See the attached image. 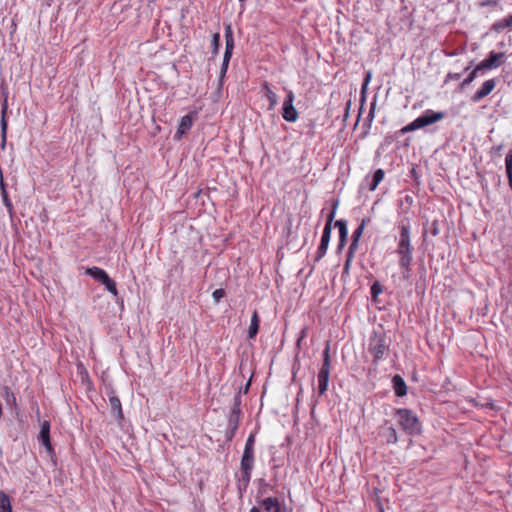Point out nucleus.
Returning <instances> with one entry per match:
<instances>
[{
    "mask_svg": "<svg viewBox=\"0 0 512 512\" xmlns=\"http://www.w3.org/2000/svg\"><path fill=\"white\" fill-rule=\"evenodd\" d=\"M395 394L399 397L405 396L407 393V386L403 378L395 375L392 379Z\"/></svg>",
    "mask_w": 512,
    "mask_h": 512,
    "instance_id": "dca6fc26",
    "label": "nucleus"
},
{
    "mask_svg": "<svg viewBox=\"0 0 512 512\" xmlns=\"http://www.w3.org/2000/svg\"><path fill=\"white\" fill-rule=\"evenodd\" d=\"M249 512H260V510L257 507H253Z\"/></svg>",
    "mask_w": 512,
    "mask_h": 512,
    "instance_id": "a18cd8bd",
    "label": "nucleus"
},
{
    "mask_svg": "<svg viewBox=\"0 0 512 512\" xmlns=\"http://www.w3.org/2000/svg\"><path fill=\"white\" fill-rule=\"evenodd\" d=\"M262 506L267 512H275L281 505L277 498L267 497L262 500Z\"/></svg>",
    "mask_w": 512,
    "mask_h": 512,
    "instance_id": "aec40b11",
    "label": "nucleus"
},
{
    "mask_svg": "<svg viewBox=\"0 0 512 512\" xmlns=\"http://www.w3.org/2000/svg\"><path fill=\"white\" fill-rule=\"evenodd\" d=\"M506 173L508 177V183L512 190V149H510L505 157Z\"/></svg>",
    "mask_w": 512,
    "mask_h": 512,
    "instance_id": "4be33fe9",
    "label": "nucleus"
},
{
    "mask_svg": "<svg viewBox=\"0 0 512 512\" xmlns=\"http://www.w3.org/2000/svg\"><path fill=\"white\" fill-rule=\"evenodd\" d=\"M396 252L399 255V265L403 270V277L408 278L410 265L413 260V247L411 245L410 229L408 225H402L400 227V236Z\"/></svg>",
    "mask_w": 512,
    "mask_h": 512,
    "instance_id": "f257e3e1",
    "label": "nucleus"
},
{
    "mask_svg": "<svg viewBox=\"0 0 512 512\" xmlns=\"http://www.w3.org/2000/svg\"><path fill=\"white\" fill-rule=\"evenodd\" d=\"M38 442L44 448H52L50 442V423L49 421H43L40 425V431L38 434Z\"/></svg>",
    "mask_w": 512,
    "mask_h": 512,
    "instance_id": "9d476101",
    "label": "nucleus"
},
{
    "mask_svg": "<svg viewBox=\"0 0 512 512\" xmlns=\"http://www.w3.org/2000/svg\"><path fill=\"white\" fill-rule=\"evenodd\" d=\"M86 274H88L94 280L100 282L101 284L106 282L107 279L109 278L108 274L103 269L98 267L87 268Z\"/></svg>",
    "mask_w": 512,
    "mask_h": 512,
    "instance_id": "2eb2a0df",
    "label": "nucleus"
},
{
    "mask_svg": "<svg viewBox=\"0 0 512 512\" xmlns=\"http://www.w3.org/2000/svg\"><path fill=\"white\" fill-rule=\"evenodd\" d=\"M105 285L106 289L111 292L113 295H117V288L116 283L114 280H112L110 277L107 279L106 282L103 283Z\"/></svg>",
    "mask_w": 512,
    "mask_h": 512,
    "instance_id": "cd10ccee",
    "label": "nucleus"
},
{
    "mask_svg": "<svg viewBox=\"0 0 512 512\" xmlns=\"http://www.w3.org/2000/svg\"><path fill=\"white\" fill-rule=\"evenodd\" d=\"M371 80V72H367L366 76H365V79H364V83L362 85V91H364L368 85V83L370 82Z\"/></svg>",
    "mask_w": 512,
    "mask_h": 512,
    "instance_id": "4c0bfd02",
    "label": "nucleus"
},
{
    "mask_svg": "<svg viewBox=\"0 0 512 512\" xmlns=\"http://www.w3.org/2000/svg\"><path fill=\"white\" fill-rule=\"evenodd\" d=\"M0 512H12L10 499L2 491H0Z\"/></svg>",
    "mask_w": 512,
    "mask_h": 512,
    "instance_id": "5701e85b",
    "label": "nucleus"
},
{
    "mask_svg": "<svg viewBox=\"0 0 512 512\" xmlns=\"http://www.w3.org/2000/svg\"><path fill=\"white\" fill-rule=\"evenodd\" d=\"M253 443H254V438L252 435H250L246 441L245 448H251Z\"/></svg>",
    "mask_w": 512,
    "mask_h": 512,
    "instance_id": "ea45409f",
    "label": "nucleus"
},
{
    "mask_svg": "<svg viewBox=\"0 0 512 512\" xmlns=\"http://www.w3.org/2000/svg\"><path fill=\"white\" fill-rule=\"evenodd\" d=\"M192 124L193 121L191 115L183 116L175 134V138L178 140L181 139V137L192 127Z\"/></svg>",
    "mask_w": 512,
    "mask_h": 512,
    "instance_id": "ddd939ff",
    "label": "nucleus"
},
{
    "mask_svg": "<svg viewBox=\"0 0 512 512\" xmlns=\"http://www.w3.org/2000/svg\"><path fill=\"white\" fill-rule=\"evenodd\" d=\"M213 299L216 303H218L224 296H225V291L223 289H216L213 294Z\"/></svg>",
    "mask_w": 512,
    "mask_h": 512,
    "instance_id": "72a5a7b5",
    "label": "nucleus"
},
{
    "mask_svg": "<svg viewBox=\"0 0 512 512\" xmlns=\"http://www.w3.org/2000/svg\"><path fill=\"white\" fill-rule=\"evenodd\" d=\"M331 232H332V228L329 225H325V227L323 229L320 245H319L317 253H316V258H315L316 261H319L326 254V251L329 246L330 238H331Z\"/></svg>",
    "mask_w": 512,
    "mask_h": 512,
    "instance_id": "0eeeda50",
    "label": "nucleus"
},
{
    "mask_svg": "<svg viewBox=\"0 0 512 512\" xmlns=\"http://www.w3.org/2000/svg\"><path fill=\"white\" fill-rule=\"evenodd\" d=\"M225 44L224 56L231 57L234 49V38H225Z\"/></svg>",
    "mask_w": 512,
    "mask_h": 512,
    "instance_id": "bb28decb",
    "label": "nucleus"
},
{
    "mask_svg": "<svg viewBox=\"0 0 512 512\" xmlns=\"http://www.w3.org/2000/svg\"><path fill=\"white\" fill-rule=\"evenodd\" d=\"M397 422L409 433H414L419 430L418 419L408 409H398L396 412Z\"/></svg>",
    "mask_w": 512,
    "mask_h": 512,
    "instance_id": "20e7f679",
    "label": "nucleus"
},
{
    "mask_svg": "<svg viewBox=\"0 0 512 512\" xmlns=\"http://www.w3.org/2000/svg\"><path fill=\"white\" fill-rule=\"evenodd\" d=\"M387 432L389 434L388 435V437H389L388 442L389 443H395V441H396V432H395V430L390 427V428L387 429Z\"/></svg>",
    "mask_w": 512,
    "mask_h": 512,
    "instance_id": "c9c22d12",
    "label": "nucleus"
},
{
    "mask_svg": "<svg viewBox=\"0 0 512 512\" xmlns=\"http://www.w3.org/2000/svg\"><path fill=\"white\" fill-rule=\"evenodd\" d=\"M259 329V318L256 311H254L252 317H251V323L248 330V337L254 338L257 335Z\"/></svg>",
    "mask_w": 512,
    "mask_h": 512,
    "instance_id": "412c9836",
    "label": "nucleus"
},
{
    "mask_svg": "<svg viewBox=\"0 0 512 512\" xmlns=\"http://www.w3.org/2000/svg\"><path fill=\"white\" fill-rule=\"evenodd\" d=\"M211 47H212V55L213 56L217 55L219 52V47H220V34L219 33L213 34L212 41H211Z\"/></svg>",
    "mask_w": 512,
    "mask_h": 512,
    "instance_id": "393cba45",
    "label": "nucleus"
},
{
    "mask_svg": "<svg viewBox=\"0 0 512 512\" xmlns=\"http://www.w3.org/2000/svg\"><path fill=\"white\" fill-rule=\"evenodd\" d=\"M294 93L289 91L283 102L282 116L287 122H295L298 119V112L293 105Z\"/></svg>",
    "mask_w": 512,
    "mask_h": 512,
    "instance_id": "423d86ee",
    "label": "nucleus"
},
{
    "mask_svg": "<svg viewBox=\"0 0 512 512\" xmlns=\"http://www.w3.org/2000/svg\"><path fill=\"white\" fill-rule=\"evenodd\" d=\"M496 86V80L495 79H489L486 80L481 88L473 95L472 100L474 102H478L484 97L488 96L495 88Z\"/></svg>",
    "mask_w": 512,
    "mask_h": 512,
    "instance_id": "1a4fd4ad",
    "label": "nucleus"
},
{
    "mask_svg": "<svg viewBox=\"0 0 512 512\" xmlns=\"http://www.w3.org/2000/svg\"><path fill=\"white\" fill-rule=\"evenodd\" d=\"M353 255H354V252H351V250L348 249L347 259L345 261L344 268H343V275H347L349 273Z\"/></svg>",
    "mask_w": 512,
    "mask_h": 512,
    "instance_id": "c85d7f7f",
    "label": "nucleus"
},
{
    "mask_svg": "<svg viewBox=\"0 0 512 512\" xmlns=\"http://www.w3.org/2000/svg\"><path fill=\"white\" fill-rule=\"evenodd\" d=\"M263 89L265 91V96L267 98V100L269 101V107L268 109L269 110H273L275 108V106L277 105L278 103V97L277 95L270 89V87L268 86L267 83H265L263 85Z\"/></svg>",
    "mask_w": 512,
    "mask_h": 512,
    "instance_id": "6ab92c4d",
    "label": "nucleus"
},
{
    "mask_svg": "<svg viewBox=\"0 0 512 512\" xmlns=\"http://www.w3.org/2000/svg\"><path fill=\"white\" fill-rule=\"evenodd\" d=\"M48 453H49V456L52 460H54V457H55V450H52V449H49L47 450Z\"/></svg>",
    "mask_w": 512,
    "mask_h": 512,
    "instance_id": "37998d69",
    "label": "nucleus"
},
{
    "mask_svg": "<svg viewBox=\"0 0 512 512\" xmlns=\"http://www.w3.org/2000/svg\"><path fill=\"white\" fill-rule=\"evenodd\" d=\"M225 38H233V32L230 25L225 27Z\"/></svg>",
    "mask_w": 512,
    "mask_h": 512,
    "instance_id": "58836bf2",
    "label": "nucleus"
},
{
    "mask_svg": "<svg viewBox=\"0 0 512 512\" xmlns=\"http://www.w3.org/2000/svg\"><path fill=\"white\" fill-rule=\"evenodd\" d=\"M109 405H110L111 413L118 420H121L123 418V412H122V407H121L120 399L117 396H115V395H111L109 397Z\"/></svg>",
    "mask_w": 512,
    "mask_h": 512,
    "instance_id": "4468645a",
    "label": "nucleus"
},
{
    "mask_svg": "<svg viewBox=\"0 0 512 512\" xmlns=\"http://www.w3.org/2000/svg\"><path fill=\"white\" fill-rule=\"evenodd\" d=\"M3 200H4L5 205H6V206L8 207V209L10 210V209H11V203H10V201H9V199H8V197H7V195H6V194H4V196H3Z\"/></svg>",
    "mask_w": 512,
    "mask_h": 512,
    "instance_id": "a19ab883",
    "label": "nucleus"
},
{
    "mask_svg": "<svg viewBox=\"0 0 512 512\" xmlns=\"http://www.w3.org/2000/svg\"><path fill=\"white\" fill-rule=\"evenodd\" d=\"M254 464L253 450H244L241 459L242 481L247 485L250 481L251 471Z\"/></svg>",
    "mask_w": 512,
    "mask_h": 512,
    "instance_id": "39448f33",
    "label": "nucleus"
},
{
    "mask_svg": "<svg viewBox=\"0 0 512 512\" xmlns=\"http://www.w3.org/2000/svg\"><path fill=\"white\" fill-rule=\"evenodd\" d=\"M383 178H384V171L382 169H377L373 174V179H372L369 189L371 191H374L377 188L378 184L383 180Z\"/></svg>",
    "mask_w": 512,
    "mask_h": 512,
    "instance_id": "b1692460",
    "label": "nucleus"
},
{
    "mask_svg": "<svg viewBox=\"0 0 512 512\" xmlns=\"http://www.w3.org/2000/svg\"><path fill=\"white\" fill-rule=\"evenodd\" d=\"M1 128H2V132L5 133L6 128H7V123H6L5 119H4V116L2 117Z\"/></svg>",
    "mask_w": 512,
    "mask_h": 512,
    "instance_id": "79ce46f5",
    "label": "nucleus"
},
{
    "mask_svg": "<svg viewBox=\"0 0 512 512\" xmlns=\"http://www.w3.org/2000/svg\"><path fill=\"white\" fill-rule=\"evenodd\" d=\"M147 1H148L149 3H152V2H154L155 0H147Z\"/></svg>",
    "mask_w": 512,
    "mask_h": 512,
    "instance_id": "49530a36",
    "label": "nucleus"
},
{
    "mask_svg": "<svg viewBox=\"0 0 512 512\" xmlns=\"http://www.w3.org/2000/svg\"><path fill=\"white\" fill-rule=\"evenodd\" d=\"M330 369L320 368L318 373V392L319 395L326 393L329 384Z\"/></svg>",
    "mask_w": 512,
    "mask_h": 512,
    "instance_id": "9b49d317",
    "label": "nucleus"
},
{
    "mask_svg": "<svg viewBox=\"0 0 512 512\" xmlns=\"http://www.w3.org/2000/svg\"><path fill=\"white\" fill-rule=\"evenodd\" d=\"M433 225H434V227H433V230H432V234H433L434 236H436V235L438 234V228H437V226H436V223H435V222L433 223Z\"/></svg>",
    "mask_w": 512,
    "mask_h": 512,
    "instance_id": "c03bdc74",
    "label": "nucleus"
},
{
    "mask_svg": "<svg viewBox=\"0 0 512 512\" xmlns=\"http://www.w3.org/2000/svg\"><path fill=\"white\" fill-rule=\"evenodd\" d=\"M334 217H335V211H334V210H332V211L329 213L328 217H327V222H326V224H325V225H329V226L332 228V222H333V220H334Z\"/></svg>",
    "mask_w": 512,
    "mask_h": 512,
    "instance_id": "e433bc0d",
    "label": "nucleus"
},
{
    "mask_svg": "<svg viewBox=\"0 0 512 512\" xmlns=\"http://www.w3.org/2000/svg\"><path fill=\"white\" fill-rule=\"evenodd\" d=\"M479 71H481V69H478L477 65L475 69L469 74V76L462 82V86L470 84L477 77V73Z\"/></svg>",
    "mask_w": 512,
    "mask_h": 512,
    "instance_id": "2f4dec72",
    "label": "nucleus"
},
{
    "mask_svg": "<svg viewBox=\"0 0 512 512\" xmlns=\"http://www.w3.org/2000/svg\"><path fill=\"white\" fill-rule=\"evenodd\" d=\"M331 360H330V346L327 343L324 351H323V364L321 368L330 369Z\"/></svg>",
    "mask_w": 512,
    "mask_h": 512,
    "instance_id": "a878e982",
    "label": "nucleus"
},
{
    "mask_svg": "<svg viewBox=\"0 0 512 512\" xmlns=\"http://www.w3.org/2000/svg\"><path fill=\"white\" fill-rule=\"evenodd\" d=\"M506 27H512V14L508 18L495 24L496 29H504Z\"/></svg>",
    "mask_w": 512,
    "mask_h": 512,
    "instance_id": "c756f323",
    "label": "nucleus"
},
{
    "mask_svg": "<svg viewBox=\"0 0 512 512\" xmlns=\"http://www.w3.org/2000/svg\"><path fill=\"white\" fill-rule=\"evenodd\" d=\"M503 57L504 53L490 52L488 58L478 64V69L483 70L497 68L500 65Z\"/></svg>",
    "mask_w": 512,
    "mask_h": 512,
    "instance_id": "6e6552de",
    "label": "nucleus"
},
{
    "mask_svg": "<svg viewBox=\"0 0 512 512\" xmlns=\"http://www.w3.org/2000/svg\"><path fill=\"white\" fill-rule=\"evenodd\" d=\"M387 349L386 338L381 333L374 332L369 340V352L373 355L375 363L384 358Z\"/></svg>",
    "mask_w": 512,
    "mask_h": 512,
    "instance_id": "7ed1b4c3",
    "label": "nucleus"
},
{
    "mask_svg": "<svg viewBox=\"0 0 512 512\" xmlns=\"http://www.w3.org/2000/svg\"><path fill=\"white\" fill-rule=\"evenodd\" d=\"M365 224H366V220L363 219L362 223L359 225V227L353 232L352 242L349 246V250H351V252L356 251L357 246H358V241H359L360 237L362 236Z\"/></svg>",
    "mask_w": 512,
    "mask_h": 512,
    "instance_id": "f3484780",
    "label": "nucleus"
},
{
    "mask_svg": "<svg viewBox=\"0 0 512 512\" xmlns=\"http://www.w3.org/2000/svg\"><path fill=\"white\" fill-rule=\"evenodd\" d=\"M239 416H240L239 403H235V405L230 413V417H229V428L231 429L232 433L238 427Z\"/></svg>",
    "mask_w": 512,
    "mask_h": 512,
    "instance_id": "a211bd4d",
    "label": "nucleus"
},
{
    "mask_svg": "<svg viewBox=\"0 0 512 512\" xmlns=\"http://www.w3.org/2000/svg\"><path fill=\"white\" fill-rule=\"evenodd\" d=\"M335 226L338 227L339 230V244L338 249L342 250L345 246L348 238V229L347 222L345 220H337L335 222Z\"/></svg>",
    "mask_w": 512,
    "mask_h": 512,
    "instance_id": "f8f14e48",
    "label": "nucleus"
},
{
    "mask_svg": "<svg viewBox=\"0 0 512 512\" xmlns=\"http://www.w3.org/2000/svg\"><path fill=\"white\" fill-rule=\"evenodd\" d=\"M445 114L443 112H435L433 110L425 111L421 116L416 118L414 121L404 126L400 132L402 134L415 131L417 129L432 125L438 121H441L444 118Z\"/></svg>",
    "mask_w": 512,
    "mask_h": 512,
    "instance_id": "f03ea898",
    "label": "nucleus"
},
{
    "mask_svg": "<svg viewBox=\"0 0 512 512\" xmlns=\"http://www.w3.org/2000/svg\"><path fill=\"white\" fill-rule=\"evenodd\" d=\"M5 398L7 403L10 404H16V398L14 394L10 391L8 387L5 388Z\"/></svg>",
    "mask_w": 512,
    "mask_h": 512,
    "instance_id": "473e14b6",
    "label": "nucleus"
},
{
    "mask_svg": "<svg viewBox=\"0 0 512 512\" xmlns=\"http://www.w3.org/2000/svg\"><path fill=\"white\" fill-rule=\"evenodd\" d=\"M230 59H231V57H229V56L223 57V62H222L221 69H220V78L221 79L225 76V74L227 72Z\"/></svg>",
    "mask_w": 512,
    "mask_h": 512,
    "instance_id": "7c9ffc66",
    "label": "nucleus"
},
{
    "mask_svg": "<svg viewBox=\"0 0 512 512\" xmlns=\"http://www.w3.org/2000/svg\"><path fill=\"white\" fill-rule=\"evenodd\" d=\"M382 292V287L378 282H375L371 286V294L373 297H377Z\"/></svg>",
    "mask_w": 512,
    "mask_h": 512,
    "instance_id": "f704fd0d",
    "label": "nucleus"
}]
</instances>
